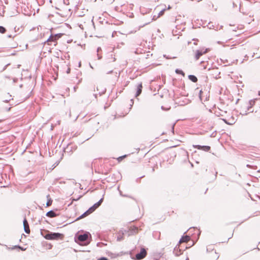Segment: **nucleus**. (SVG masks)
I'll list each match as a JSON object with an SVG mask.
<instances>
[{
    "mask_svg": "<svg viewBox=\"0 0 260 260\" xmlns=\"http://www.w3.org/2000/svg\"><path fill=\"white\" fill-rule=\"evenodd\" d=\"M190 240V237L186 235L182 236L179 241V243L185 242L187 243L188 241Z\"/></svg>",
    "mask_w": 260,
    "mask_h": 260,
    "instance_id": "11",
    "label": "nucleus"
},
{
    "mask_svg": "<svg viewBox=\"0 0 260 260\" xmlns=\"http://www.w3.org/2000/svg\"><path fill=\"white\" fill-rule=\"evenodd\" d=\"M56 215V214L53 210L49 211L46 213V216L51 218L54 217Z\"/></svg>",
    "mask_w": 260,
    "mask_h": 260,
    "instance_id": "14",
    "label": "nucleus"
},
{
    "mask_svg": "<svg viewBox=\"0 0 260 260\" xmlns=\"http://www.w3.org/2000/svg\"><path fill=\"white\" fill-rule=\"evenodd\" d=\"M208 49H206L205 50L204 49L201 50H198L196 51V55H195V58L196 60H198L199 58L203 55L204 54L206 53L208 51Z\"/></svg>",
    "mask_w": 260,
    "mask_h": 260,
    "instance_id": "7",
    "label": "nucleus"
},
{
    "mask_svg": "<svg viewBox=\"0 0 260 260\" xmlns=\"http://www.w3.org/2000/svg\"><path fill=\"white\" fill-rule=\"evenodd\" d=\"M246 166H247V167H248V168H251V166H250V165H246Z\"/></svg>",
    "mask_w": 260,
    "mask_h": 260,
    "instance_id": "35",
    "label": "nucleus"
},
{
    "mask_svg": "<svg viewBox=\"0 0 260 260\" xmlns=\"http://www.w3.org/2000/svg\"><path fill=\"white\" fill-rule=\"evenodd\" d=\"M131 103L132 104L131 105V106H132V105L134 104V100L133 99H132L131 100Z\"/></svg>",
    "mask_w": 260,
    "mask_h": 260,
    "instance_id": "33",
    "label": "nucleus"
},
{
    "mask_svg": "<svg viewBox=\"0 0 260 260\" xmlns=\"http://www.w3.org/2000/svg\"><path fill=\"white\" fill-rule=\"evenodd\" d=\"M103 198L101 199L99 201L95 204H94L92 206H91L90 208L87 210L88 211V212H89L90 214L94 212L102 203L103 202Z\"/></svg>",
    "mask_w": 260,
    "mask_h": 260,
    "instance_id": "5",
    "label": "nucleus"
},
{
    "mask_svg": "<svg viewBox=\"0 0 260 260\" xmlns=\"http://www.w3.org/2000/svg\"><path fill=\"white\" fill-rule=\"evenodd\" d=\"M17 248L20 249L22 251H24V250H25L26 249L25 248H23V247H21L20 246H14L12 248V249H14Z\"/></svg>",
    "mask_w": 260,
    "mask_h": 260,
    "instance_id": "25",
    "label": "nucleus"
},
{
    "mask_svg": "<svg viewBox=\"0 0 260 260\" xmlns=\"http://www.w3.org/2000/svg\"><path fill=\"white\" fill-rule=\"evenodd\" d=\"M186 260H189L188 258H187Z\"/></svg>",
    "mask_w": 260,
    "mask_h": 260,
    "instance_id": "41",
    "label": "nucleus"
},
{
    "mask_svg": "<svg viewBox=\"0 0 260 260\" xmlns=\"http://www.w3.org/2000/svg\"><path fill=\"white\" fill-rule=\"evenodd\" d=\"M98 260H108L107 258L106 257H101V258L98 259Z\"/></svg>",
    "mask_w": 260,
    "mask_h": 260,
    "instance_id": "30",
    "label": "nucleus"
},
{
    "mask_svg": "<svg viewBox=\"0 0 260 260\" xmlns=\"http://www.w3.org/2000/svg\"><path fill=\"white\" fill-rule=\"evenodd\" d=\"M103 198L101 199L99 201L95 204H94L92 206H91L90 208L87 210L88 211V212H89L90 214L94 212L102 203L103 202Z\"/></svg>",
    "mask_w": 260,
    "mask_h": 260,
    "instance_id": "4",
    "label": "nucleus"
},
{
    "mask_svg": "<svg viewBox=\"0 0 260 260\" xmlns=\"http://www.w3.org/2000/svg\"><path fill=\"white\" fill-rule=\"evenodd\" d=\"M82 197V196H79L78 198H77V199H73V201H77L79 200Z\"/></svg>",
    "mask_w": 260,
    "mask_h": 260,
    "instance_id": "29",
    "label": "nucleus"
},
{
    "mask_svg": "<svg viewBox=\"0 0 260 260\" xmlns=\"http://www.w3.org/2000/svg\"><path fill=\"white\" fill-rule=\"evenodd\" d=\"M41 235L47 240L62 239L63 235L59 233H52L47 230L41 232Z\"/></svg>",
    "mask_w": 260,
    "mask_h": 260,
    "instance_id": "2",
    "label": "nucleus"
},
{
    "mask_svg": "<svg viewBox=\"0 0 260 260\" xmlns=\"http://www.w3.org/2000/svg\"><path fill=\"white\" fill-rule=\"evenodd\" d=\"M9 65V64H7V65L5 66V68H4V70H5V69H6L7 67V66H8Z\"/></svg>",
    "mask_w": 260,
    "mask_h": 260,
    "instance_id": "37",
    "label": "nucleus"
},
{
    "mask_svg": "<svg viewBox=\"0 0 260 260\" xmlns=\"http://www.w3.org/2000/svg\"><path fill=\"white\" fill-rule=\"evenodd\" d=\"M70 72V69H68V71H67V73H69Z\"/></svg>",
    "mask_w": 260,
    "mask_h": 260,
    "instance_id": "36",
    "label": "nucleus"
},
{
    "mask_svg": "<svg viewBox=\"0 0 260 260\" xmlns=\"http://www.w3.org/2000/svg\"><path fill=\"white\" fill-rule=\"evenodd\" d=\"M49 197H50L49 195H47V198L48 199V201L46 203L47 207H49V206H51L52 204V200Z\"/></svg>",
    "mask_w": 260,
    "mask_h": 260,
    "instance_id": "18",
    "label": "nucleus"
},
{
    "mask_svg": "<svg viewBox=\"0 0 260 260\" xmlns=\"http://www.w3.org/2000/svg\"><path fill=\"white\" fill-rule=\"evenodd\" d=\"M147 255V251L145 249L142 248L140 252L136 255V259L140 260L144 258Z\"/></svg>",
    "mask_w": 260,
    "mask_h": 260,
    "instance_id": "3",
    "label": "nucleus"
},
{
    "mask_svg": "<svg viewBox=\"0 0 260 260\" xmlns=\"http://www.w3.org/2000/svg\"><path fill=\"white\" fill-rule=\"evenodd\" d=\"M23 223L25 232L27 234H29L30 230L29 228V224L26 218L24 219Z\"/></svg>",
    "mask_w": 260,
    "mask_h": 260,
    "instance_id": "9",
    "label": "nucleus"
},
{
    "mask_svg": "<svg viewBox=\"0 0 260 260\" xmlns=\"http://www.w3.org/2000/svg\"><path fill=\"white\" fill-rule=\"evenodd\" d=\"M212 26L213 25H211L210 23H209V24L208 25V27L209 28L211 29L212 28Z\"/></svg>",
    "mask_w": 260,
    "mask_h": 260,
    "instance_id": "32",
    "label": "nucleus"
},
{
    "mask_svg": "<svg viewBox=\"0 0 260 260\" xmlns=\"http://www.w3.org/2000/svg\"><path fill=\"white\" fill-rule=\"evenodd\" d=\"M255 100H252L249 102V106H248L247 107L248 111H250V112H253V111L251 110V109L252 107L255 104Z\"/></svg>",
    "mask_w": 260,
    "mask_h": 260,
    "instance_id": "13",
    "label": "nucleus"
},
{
    "mask_svg": "<svg viewBox=\"0 0 260 260\" xmlns=\"http://www.w3.org/2000/svg\"><path fill=\"white\" fill-rule=\"evenodd\" d=\"M153 20H155L156 19V18H155V16L153 17Z\"/></svg>",
    "mask_w": 260,
    "mask_h": 260,
    "instance_id": "38",
    "label": "nucleus"
},
{
    "mask_svg": "<svg viewBox=\"0 0 260 260\" xmlns=\"http://www.w3.org/2000/svg\"><path fill=\"white\" fill-rule=\"evenodd\" d=\"M101 50H102L101 48V47H98V48H97V53H99V52L100 51H101Z\"/></svg>",
    "mask_w": 260,
    "mask_h": 260,
    "instance_id": "31",
    "label": "nucleus"
},
{
    "mask_svg": "<svg viewBox=\"0 0 260 260\" xmlns=\"http://www.w3.org/2000/svg\"><path fill=\"white\" fill-rule=\"evenodd\" d=\"M90 237V234L88 232H86L83 234L76 236L75 241L81 245L86 246L90 243L89 237Z\"/></svg>",
    "mask_w": 260,
    "mask_h": 260,
    "instance_id": "1",
    "label": "nucleus"
},
{
    "mask_svg": "<svg viewBox=\"0 0 260 260\" xmlns=\"http://www.w3.org/2000/svg\"><path fill=\"white\" fill-rule=\"evenodd\" d=\"M16 36V35H8V37L9 38H14Z\"/></svg>",
    "mask_w": 260,
    "mask_h": 260,
    "instance_id": "27",
    "label": "nucleus"
},
{
    "mask_svg": "<svg viewBox=\"0 0 260 260\" xmlns=\"http://www.w3.org/2000/svg\"><path fill=\"white\" fill-rule=\"evenodd\" d=\"M112 72H113V70H111L110 71H109L108 73H107V74L112 73Z\"/></svg>",
    "mask_w": 260,
    "mask_h": 260,
    "instance_id": "34",
    "label": "nucleus"
},
{
    "mask_svg": "<svg viewBox=\"0 0 260 260\" xmlns=\"http://www.w3.org/2000/svg\"><path fill=\"white\" fill-rule=\"evenodd\" d=\"M88 211L87 210L86 212H85L83 214H82L78 218V219H81V218H82L88 215H89L90 213L89 212H88Z\"/></svg>",
    "mask_w": 260,
    "mask_h": 260,
    "instance_id": "19",
    "label": "nucleus"
},
{
    "mask_svg": "<svg viewBox=\"0 0 260 260\" xmlns=\"http://www.w3.org/2000/svg\"><path fill=\"white\" fill-rule=\"evenodd\" d=\"M11 108H9L8 109V111H10Z\"/></svg>",
    "mask_w": 260,
    "mask_h": 260,
    "instance_id": "39",
    "label": "nucleus"
},
{
    "mask_svg": "<svg viewBox=\"0 0 260 260\" xmlns=\"http://www.w3.org/2000/svg\"><path fill=\"white\" fill-rule=\"evenodd\" d=\"M259 95H260V92H259Z\"/></svg>",
    "mask_w": 260,
    "mask_h": 260,
    "instance_id": "42",
    "label": "nucleus"
},
{
    "mask_svg": "<svg viewBox=\"0 0 260 260\" xmlns=\"http://www.w3.org/2000/svg\"><path fill=\"white\" fill-rule=\"evenodd\" d=\"M6 32V29L3 26H0V33L4 34Z\"/></svg>",
    "mask_w": 260,
    "mask_h": 260,
    "instance_id": "23",
    "label": "nucleus"
},
{
    "mask_svg": "<svg viewBox=\"0 0 260 260\" xmlns=\"http://www.w3.org/2000/svg\"><path fill=\"white\" fill-rule=\"evenodd\" d=\"M124 235V233L123 232H122L121 233H119L118 234V236L117 237V240L118 241H121L122 240H123V235Z\"/></svg>",
    "mask_w": 260,
    "mask_h": 260,
    "instance_id": "17",
    "label": "nucleus"
},
{
    "mask_svg": "<svg viewBox=\"0 0 260 260\" xmlns=\"http://www.w3.org/2000/svg\"><path fill=\"white\" fill-rule=\"evenodd\" d=\"M193 147L198 149L202 150L205 151H209L211 148L210 147L208 146H201L199 145H193Z\"/></svg>",
    "mask_w": 260,
    "mask_h": 260,
    "instance_id": "8",
    "label": "nucleus"
},
{
    "mask_svg": "<svg viewBox=\"0 0 260 260\" xmlns=\"http://www.w3.org/2000/svg\"><path fill=\"white\" fill-rule=\"evenodd\" d=\"M99 244H100V243H98V244H97V245H98V246Z\"/></svg>",
    "mask_w": 260,
    "mask_h": 260,
    "instance_id": "40",
    "label": "nucleus"
},
{
    "mask_svg": "<svg viewBox=\"0 0 260 260\" xmlns=\"http://www.w3.org/2000/svg\"><path fill=\"white\" fill-rule=\"evenodd\" d=\"M88 211L87 210L86 212H85L83 214H82L78 218V219H81V218H82L88 215H89L90 213L89 212H88Z\"/></svg>",
    "mask_w": 260,
    "mask_h": 260,
    "instance_id": "21",
    "label": "nucleus"
},
{
    "mask_svg": "<svg viewBox=\"0 0 260 260\" xmlns=\"http://www.w3.org/2000/svg\"><path fill=\"white\" fill-rule=\"evenodd\" d=\"M138 229L137 228L134 227L131 230H130V233L128 235H129L136 234L138 233Z\"/></svg>",
    "mask_w": 260,
    "mask_h": 260,
    "instance_id": "16",
    "label": "nucleus"
},
{
    "mask_svg": "<svg viewBox=\"0 0 260 260\" xmlns=\"http://www.w3.org/2000/svg\"><path fill=\"white\" fill-rule=\"evenodd\" d=\"M88 211L87 210L86 212H85L83 214H82L78 218V219H81V218H82L88 215H89L90 213L89 212H88Z\"/></svg>",
    "mask_w": 260,
    "mask_h": 260,
    "instance_id": "20",
    "label": "nucleus"
},
{
    "mask_svg": "<svg viewBox=\"0 0 260 260\" xmlns=\"http://www.w3.org/2000/svg\"><path fill=\"white\" fill-rule=\"evenodd\" d=\"M8 95L10 98H11V95H9V93H8ZM10 100H11V98H9V99H6V100H4V99L3 101H4V102H6V103H7V102H8L9 101H10Z\"/></svg>",
    "mask_w": 260,
    "mask_h": 260,
    "instance_id": "26",
    "label": "nucleus"
},
{
    "mask_svg": "<svg viewBox=\"0 0 260 260\" xmlns=\"http://www.w3.org/2000/svg\"><path fill=\"white\" fill-rule=\"evenodd\" d=\"M165 10H166V9H162V10H161V11L159 12V13H158V16H157V17H160L161 16H162V15H164V12H165Z\"/></svg>",
    "mask_w": 260,
    "mask_h": 260,
    "instance_id": "24",
    "label": "nucleus"
},
{
    "mask_svg": "<svg viewBox=\"0 0 260 260\" xmlns=\"http://www.w3.org/2000/svg\"><path fill=\"white\" fill-rule=\"evenodd\" d=\"M59 38V36L58 34H56L55 35H51L49 38L47 39L46 42L48 43V45H51L50 43L54 42L56 43L57 40Z\"/></svg>",
    "mask_w": 260,
    "mask_h": 260,
    "instance_id": "6",
    "label": "nucleus"
},
{
    "mask_svg": "<svg viewBox=\"0 0 260 260\" xmlns=\"http://www.w3.org/2000/svg\"><path fill=\"white\" fill-rule=\"evenodd\" d=\"M175 72L177 73V74H181L182 75H183V76H185V74L182 71V70H180L179 69H176V71H175Z\"/></svg>",
    "mask_w": 260,
    "mask_h": 260,
    "instance_id": "22",
    "label": "nucleus"
},
{
    "mask_svg": "<svg viewBox=\"0 0 260 260\" xmlns=\"http://www.w3.org/2000/svg\"><path fill=\"white\" fill-rule=\"evenodd\" d=\"M97 56L98 57V59H101L102 57V56L101 55H100L99 53H97Z\"/></svg>",
    "mask_w": 260,
    "mask_h": 260,
    "instance_id": "28",
    "label": "nucleus"
},
{
    "mask_svg": "<svg viewBox=\"0 0 260 260\" xmlns=\"http://www.w3.org/2000/svg\"><path fill=\"white\" fill-rule=\"evenodd\" d=\"M173 253L176 256H179L182 253L181 250L177 246L174 248Z\"/></svg>",
    "mask_w": 260,
    "mask_h": 260,
    "instance_id": "12",
    "label": "nucleus"
},
{
    "mask_svg": "<svg viewBox=\"0 0 260 260\" xmlns=\"http://www.w3.org/2000/svg\"><path fill=\"white\" fill-rule=\"evenodd\" d=\"M188 79L194 83H196L198 81L197 78L194 75H189Z\"/></svg>",
    "mask_w": 260,
    "mask_h": 260,
    "instance_id": "15",
    "label": "nucleus"
},
{
    "mask_svg": "<svg viewBox=\"0 0 260 260\" xmlns=\"http://www.w3.org/2000/svg\"><path fill=\"white\" fill-rule=\"evenodd\" d=\"M142 89V83H140L137 86V92H136V95H135V96L136 98L138 97L141 93Z\"/></svg>",
    "mask_w": 260,
    "mask_h": 260,
    "instance_id": "10",
    "label": "nucleus"
}]
</instances>
